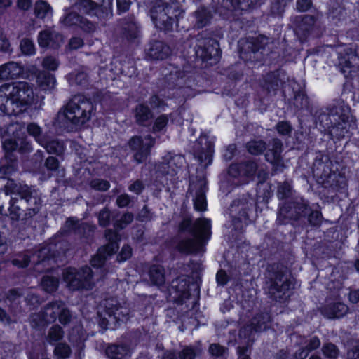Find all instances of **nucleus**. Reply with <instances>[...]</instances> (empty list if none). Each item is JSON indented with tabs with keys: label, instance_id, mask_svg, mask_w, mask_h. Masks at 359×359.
I'll list each match as a JSON object with an SVG mask.
<instances>
[{
	"label": "nucleus",
	"instance_id": "nucleus-8",
	"mask_svg": "<svg viewBox=\"0 0 359 359\" xmlns=\"http://www.w3.org/2000/svg\"><path fill=\"white\" fill-rule=\"evenodd\" d=\"M267 291L270 297L278 302H285L289 297L291 282L281 271H275L274 266L268 268Z\"/></svg>",
	"mask_w": 359,
	"mask_h": 359
},
{
	"label": "nucleus",
	"instance_id": "nucleus-32",
	"mask_svg": "<svg viewBox=\"0 0 359 359\" xmlns=\"http://www.w3.org/2000/svg\"><path fill=\"white\" fill-rule=\"evenodd\" d=\"M105 354L109 359H126L130 356V349L123 344H110L105 349Z\"/></svg>",
	"mask_w": 359,
	"mask_h": 359
},
{
	"label": "nucleus",
	"instance_id": "nucleus-28",
	"mask_svg": "<svg viewBox=\"0 0 359 359\" xmlns=\"http://www.w3.org/2000/svg\"><path fill=\"white\" fill-rule=\"evenodd\" d=\"M261 0H218V4L229 11H249L259 4Z\"/></svg>",
	"mask_w": 359,
	"mask_h": 359
},
{
	"label": "nucleus",
	"instance_id": "nucleus-43",
	"mask_svg": "<svg viewBox=\"0 0 359 359\" xmlns=\"http://www.w3.org/2000/svg\"><path fill=\"white\" fill-rule=\"evenodd\" d=\"M37 83L42 90H50L55 87V76L46 72H40L37 76Z\"/></svg>",
	"mask_w": 359,
	"mask_h": 359
},
{
	"label": "nucleus",
	"instance_id": "nucleus-19",
	"mask_svg": "<svg viewBox=\"0 0 359 359\" xmlns=\"http://www.w3.org/2000/svg\"><path fill=\"white\" fill-rule=\"evenodd\" d=\"M104 0H79L76 6L77 9L90 15H95L102 20H105L111 17L110 9L103 7Z\"/></svg>",
	"mask_w": 359,
	"mask_h": 359
},
{
	"label": "nucleus",
	"instance_id": "nucleus-2",
	"mask_svg": "<svg viewBox=\"0 0 359 359\" xmlns=\"http://www.w3.org/2000/svg\"><path fill=\"white\" fill-rule=\"evenodd\" d=\"M33 100V88L27 82L6 84L0 88V110L9 116L26 111Z\"/></svg>",
	"mask_w": 359,
	"mask_h": 359
},
{
	"label": "nucleus",
	"instance_id": "nucleus-45",
	"mask_svg": "<svg viewBox=\"0 0 359 359\" xmlns=\"http://www.w3.org/2000/svg\"><path fill=\"white\" fill-rule=\"evenodd\" d=\"M64 336V331L59 325H53L48 331V334L46 336V340L50 344H55L57 341H60Z\"/></svg>",
	"mask_w": 359,
	"mask_h": 359
},
{
	"label": "nucleus",
	"instance_id": "nucleus-1",
	"mask_svg": "<svg viewBox=\"0 0 359 359\" xmlns=\"http://www.w3.org/2000/svg\"><path fill=\"white\" fill-rule=\"evenodd\" d=\"M6 195H15L9 201V217L13 221L27 220L36 215L41 208V194L33 187L7 179L4 186Z\"/></svg>",
	"mask_w": 359,
	"mask_h": 359
},
{
	"label": "nucleus",
	"instance_id": "nucleus-27",
	"mask_svg": "<svg viewBox=\"0 0 359 359\" xmlns=\"http://www.w3.org/2000/svg\"><path fill=\"white\" fill-rule=\"evenodd\" d=\"M24 67L18 62L11 61L0 65V82L18 78Z\"/></svg>",
	"mask_w": 359,
	"mask_h": 359
},
{
	"label": "nucleus",
	"instance_id": "nucleus-37",
	"mask_svg": "<svg viewBox=\"0 0 359 359\" xmlns=\"http://www.w3.org/2000/svg\"><path fill=\"white\" fill-rule=\"evenodd\" d=\"M136 122L140 125H145L146 122L152 118V113L148 106L139 104L134 110Z\"/></svg>",
	"mask_w": 359,
	"mask_h": 359
},
{
	"label": "nucleus",
	"instance_id": "nucleus-63",
	"mask_svg": "<svg viewBox=\"0 0 359 359\" xmlns=\"http://www.w3.org/2000/svg\"><path fill=\"white\" fill-rule=\"evenodd\" d=\"M228 348L219 344H211L208 348L209 353L212 356L222 357L226 354Z\"/></svg>",
	"mask_w": 359,
	"mask_h": 359
},
{
	"label": "nucleus",
	"instance_id": "nucleus-41",
	"mask_svg": "<svg viewBox=\"0 0 359 359\" xmlns=\"http://www.w3.org/2000/svg\"><path fill=\"white\" fill-rule=\"evenodd\" d=\"M41 145L46 149L48 153L57 156L62 155L65 150L63 142L58 140H48L46 137L43 142L41 143Z\"/></svg>",
	"mask_w": 359,
	"mask_h": 359
},
{
	"label": "nucleus",
	"instance_id": "nucleus-30",
	"mask_svg": "<svg viewBox=\"0 0 359 359\" xmlns=\"http://www.w3.org/2000/svg\"><path fill=\"white\" fill-rule=\"evenodd\" d=\"M271 317L267 312L257 313L251 320L250 325L244 328L246 331L262 332L269 327Z\"/></svg>",
	"mask_w": 359,
	"mask_h": 359
},
{
	"label": "nucleus",
	"instance_id": "nucleus-34",
	"mask_svg": "<svg viewBox=\"0 0 359 359\" xmlns=\"http://www.w3.org/2000/svg\"><path fill=\"white\" fill-rule=\"evenodd\" d=\"M65 303L62 301H53L43 309V317L46 322H54L57 318Z\"/></svg>",
	"mask_w": 359,
	"mask_h": 359
},
{
	"label": "nucleus",
	"instance_id": "nucleus-9",
	"mask_svg": "<svg viewBox=\"0 0 359 359\" xmlns=\"http://www.w3.org/2000/svg\"><path fill=\"white\" fill-rule=\"evenodd\" d=\"M101 307L103 311L98 313L103 315L102 323L106 326L115 325L119 321L126 322L129 319L130 311L126 302L121 303L115 298H109L102 302Z\"/></svg>",
	"mask_w": 359,
	"mask_h": 359
},
{
	"label": "nucleus",
	"instance_id": "nucleus-53",
	"mask_svg": "<svg viewBox=\"0 0 359 359\" xmlns=\"http://www.w3.org/2000/svg\"><path fill=\"white\" fill-rule=\"evenodd\" d=\"M109 255L106 250H104L102 248H100L97 254L91 259V265L95 268L102 266L104 264L107 256Z\"/></svg>",
	"mask_w": 359,
	"mask_h": 359
},
{
	"label": "nucleus",
	"instance_id": "nucleus-36",
	"mask_svg": "<svg viewBox=\"0 0 359 359\" xmlns=\"http://www.w3.org/2000/svg\"><path fill=\"white\" fill-rule=\"evenodd\" d=\"M105 238L108 243L102 248L107 251L108 255H112L116 252L118 249V242L120 240V236L116 230L107 229L104 233Z\"/></svg>",
	"mask_w": 359,
	"mask_h": 359
},
{
	"label": "nucleus",
	"instance_id": "nucleus-4",
	"mask_svg": "<svg viewBox=\"0 0 359 359\" xmlns=\"http://www.w3.org/2000/svg\"><path fill=\"white\" fill-rule=\"evenodd\" d=\"M316 116L317 123L333 137L343 138L349 131L350 109L342 102L318 111Z\"/></svg>",
	"mask_w": 359,
	"mask_h": 359
},
{
	"label": "nucleus",
	"instance_id": "nucleus-46",
	"mask_svg": "<svg viewBox=\"0 0 359 359\" xmlns=\"http://www.w3.org/2000/svg\"><path fill=\"white\" fill-rule=\"evenodd\" d=\"M248 151L252 155H259L266 149V144L263 140H252L246 144Z\"/></svg>",
	"mask_w": 359,
	"mask_h": 359
},
{
	"label": "nucleus",
	"instance_id": "nucleus-55",
	"mask_svg": "<svg viewBox=\"0 0 359 359\" xmlns=\"http://www.w3.org/2000/svg\"><path fill=\"white\" fill-rule=\"evenodd\" d=\"M99 225L106 227L110 224L111 211L108 207L102 208L97 214Z\"/></svg>",
	"mask_w": 359,
	"mask_h": 359
},
{
	"label": "nucleus",
	"instance_id": "nucleus-10",
	"mask_svg": "<svg viewBox=\"0 0 359 359\" xmlns=\"http://www.w3.org/2000/svg\"><path fill=\"white\" fill-rule=\"evenodd\" d=\"M63 279L68 287L72 290H89L94 285V273L89 266L80 269L67 268L62 273Z\"/></svg>",
	"mask_w": 359,
	"mask_h": 359
},
{
	"label": "nucleus",
	"instance_id": "nucleus-6",
	"mask_svg": "<svg viewBox=\"0 0 359 359\" xmlns=\"http://www.w3.org/2000/svg\"><path fill=\"white\" fill-rule=\"evenodd\" d=\"M51 246H45L34 252L27 251L12 260L13 265L18 267H27L29 263L34 264V269L37 272L47 271L55 262L54 255L51 252Z\"/></svg>",
	"mask_w": 359,
	"mask_h": 359
},
{
	"label": "nucleus",
	"instance_id": "nucleus-54",
	"mask_svg": "<svg viewBox=\"0 0 359 359\" xmlns=\"http://www.w3.org/2000/svg\"><path fill=\"white\" fill-rule=\"evenodd\" d=\"M134 215L133 213L127 212L124 213L121 217L115 222L114 224L116 230H121L125 229L128 224H131L133 221Z\"/></svg>",
	"mask_w": 359,
	"mask_h": 359
},
{
	"label": "nucleus",
	"instance_id": "nucleus-49",
	"mask_svg": "<svg viewBox=\"0 0 359 359\" xmlns=\"http://www.w3.org/2000/svg\"><path fill=\"white\" fill-rule=\"evenodd\" d=\"M292 194V188L291 184L285 181L283 182H280L278 184L277 187V196L279 199H284L286 198H289Z\"/></svg>",
	"mask_w": 359,
	"mask_h": 359
},
{
	"label": "nucleus",
	"instance_id": "nucleus-5",
	"mask_svg": "<svg viewBox=\"0 0 359 359\" xmlns=\"http://www.w3.org/2000/svg\"><path fill=\"white\" fill-rule=\"evenodd\" d=\"M95 113L90 100L81 95H74L57 113L54 124L65 126L71 123L81 126L87 123Z\"/></svg>",
	"mask_w": 359,
	"mask_h": 359
},
{
	"label": "nucleus",
	"instance_id": "nucleus-16",
	"mask_svg": "<svg viewBox=\"0 0 359 359\" xmlns=\"http://www.w3.org/2000/svg\"><path fill=\"white\" fill-rule=\"evenodd\" d=\"M184 163L185 159L182 156L168 154L156 165V172L158 176L174 177L181 170Z\"/></svg>",
	"mask_w": 359,
	"mask_h": 359
},
{
	"label": "nucleus",
	"instance_id": "nucleus-31",
	"mask_svg": "<svg viewBox=\"0 0 359 359\" xmlns=\"http://www.w3.org/2000/svg\"><path fill=\"white\" fill-rule=\"evenodd\" d=\"M348 307L341 302L328 304L320 309L321 313L327 318H339L344 316Z\"/></svg>",
	"mask_w": 359,
	"mask_h": 359
},
{
	"label": "nucleus",
	"instance_id": "nucleus-59",
	"mask_svg": "<svg viewBox=\"0 0 359 359\" xmlns=\"http://www.w3.org/2000/svg\"><path fill=\"white\" fill-rule=\"evenodd\" d=\"M292 0H274L271 7V11L274 15L282 14L287 4Z\"/></svg>",
	"mask_w": 359,
	"mask_h": 359
},
{
	"label": "nucleus",
	"instance_id": "nucleus-14",
	"mask_svg": "<svg viewBox=\"0 0 359 359\" xmlns=\"http://www.w3.org/2000/svg\"><path fill=\"white\" fill-rule=\"evenodd\" d=\"M252 198L250 196H243L234 200L229 207V215L236 229H243V221L248 219V212L252 208Z\"/></svg>",
	"mask_w": 359,
	"mask_h": 359
},
{
	"label": "nucleus",
	"instance_id": "nucleus-56",
	"mask_svg": "<svg viewBox=\"0 0 359 359\" xmlns=\"http://www.w3.org/2000/svg\"><path fill=\"white\" fill-rule=\"evenodd\" d=\"M4 140L2 142L3 148L5 151V154H13V151L18 150L19 143L18 139L3 137Z\"/></svg>",
	"mask_w": 359,
	"mask_h": 359
},
{
	"label": "nucleus",
	"instance_id": "nucleus-40",
	"mask_svg": "<svg viewBox=\"0 0 359 359\" xmlns=\"http://www.w3.org/2000/svg\"><path fill=\"white\" fill-rule=\"evenodd\" d=\"M196 18L195 27L198 29H201L209 24L212 14L210 11H208L205 7H200L194 12Z\"/></svg>",
	"mask_w": 359,
	"mask_h": 359
},
{
	"label": "nucleus",
	"instance_id": "nucleus-60",
	"mask_svg": "<svg viewBox=\"0 0 359 359\" xmlns=\"http://www.w3.org/2000/svg\"><path fill=\"white\" fill-rule=\"evenodd\" d=\"M308 214V222L311 226H318L322 223V214L318 210H310L307 212Z\"/></svg>",
	"mask_w": 359,
	"mask_h": 359
},
{
	"label": "nucleus",
	"instance_id": "nucleus-52",
	"mask_svg": "<svg viewBox=\"0 0 359 359\" xmlns=\"http://www.w3.org/2000/svg\"><path fill=\"white\" fill-rule=\"evenodd\" d=\"M322 353L326 357L331 359H335L339 354V350L337 346L331 343L326 342L322 346Z\"/></svg>",
	"mask_w": 359,
	"mask_h": 359
},
{
	"label": "nucleus",
	"instance_id": "nucleus-39",
	"mask_svg": "<svg viewBox=\"0 0 359 359\" xmlns=\"http://www.w3.org/2000/svg\"><path fill=\"white\" fill-rule=\"evenodd\" d=\"M18 170V159L13 154H5L4 161L0 165V172L5 175L11 174Z\"/></svg>",
	"mask_w": 359,
	"mask_h": 359
},
{
	"label": "nucleus",
	"instance_id": "nucleus-47",
	"mask_svg": "<svg viewBox=\"0 0 359 359\" xmlns=\"http://www.w3.org/2000/svg\"><path fill=\"white\" fill-rule=\"evenodd\" d=\"M83 17L74 11H67L64 18L60 20L61 23L67 27L79 25Z\"/></svg>",
	"mask_w": 359,
	"mask_h": 359
},
{
	"label": "nucleus",
	"instance_id": "nucleus-62",
	"mask_svg": "<svg viewBox=\"0 0 359 359\" xmlns=\"http://www.w3.org/2000/svg\"><path fill=\"white\" fill-rule=\"evenodd\" d=\"M90 187L100 191H106L110 188L109 181L102 179H94L90 182Z\"/></svg>",
	"mask_w": 359,
	"mask_h": 359
},
{
	"label": "nucleus",
	"instance_id": "nucleus-18",
	"mask_svg": "<svg viewBox=\"0 0 359 359\" xmlns=\"http://www.w3.org/2000/svg\"><path fill=\"white\" fill-rule=\"evenodd\" d=\"M214 144L206 134H201L194 147V157L206 168L212 163Z\"/></svg>",
	"mask_w": 359,
	"mask_h": 359
},
{
	"label": "nucleus",
	"instance_id": "nucleus-29",
	"mask_svg": "<svg viewBox=\"0 0 359 359\" xmlns=\"http://www.w3.org/2000/svg\"><path fill=\"white\" fill-rule=\"evenodd\" d=\"M332 162L326 157L325 161L323 158H316L313 165V172L314 175L320 177L323 183L330 179V175L334 173L331 172L330 165Z\"/></svg>",
	"mask_w": 359,
	"mask_h": 359
},
{
	"label": "nucleus",
	"instance_id": "nucleus-44",
	"mask_svg": "<svg viewBox=\"0 0 359 359\" xmlns=\"http://www.w3.org/2000/svg\"><path fill=\"white\" fill-rule=\"evenodd\" d=\"M330 177V180L323 182L325 187H331L336 189H341L346 187V180L344 176L334 172Z\"/></svg>",
	"mask_w": 359,
	"mask_h": 359
},
{
	"label": "nucleus",
	"instance_id": "nucleus-12",
	"mask_svg": "<svg viewBox=\"0 0 359 359\" xmlns=\"http://www.w3.org/2000/svg\"><path fill=\"white\" fill-rule=\"evenodd\" d=\"M195 53L197 57L210 64L217 62L220 57V49L217 40L207 36L204 32L198 34L196 37Z\"/></svg>",
	"mask_w": 359,
	"mask_h": 359
},
{
	"label": "nucleus",
	"instance_id": "nucleus-11",
	"mask_svg": "<svg viewBox=\"0 0 359 359\" xmlns=\"http://www.w3.org/2000/svg\"><path fill=\"white\" fill-rule=\"evenodd\" d=\"M309 210V203L302 198L285 202L279 206L277 222L285 224L291 221H298L304 217Z\"/></svg>",
	"mask_w": 359,
	"mask_h": 359
},
{
	"label": "nucleus",
	"instance_id": "nucleus-23",
	"mask_svg": "<svg viewBox=\"0 0 359 359\" xmlns=\"http://www.w3.org/2000/svg\"><path fill=\"white\" fill-rule=\"evenodd\" d=\"M63 41L62 35L51 28L40 32L38 35V43L42 48H57Z\"/></svg>",
	"mask_w": 359,
	"mask_h": 359
},
{
	"label": "nucleus",
	"instance_id": "nucleus-7",
	"mask_svg": "<svg viewBox=\"0 0 359 359\" xmlns=\"http://www.w3.org/2000/svg\"><path fill=\"white\" fill-rule=\"evenodd\" d=\"M178 12L177 4L172 0H156L150 9L155 26L163 31L172 30Z\"/></svg>",
	"mask_w": 359,
	"mask_h": 359
},
{
	"label": "nucleus",
	"instance_id": "nucleus-26",
	"mask_svg": "<svg viewBox=\"0 0 359 359\" xmlns=\"http://www.w3.org/2000/svg\"><path fill=\"white\" fill-rule=\"evenodd\" d=\"M170 290L176 294V300L179 303L183 304L184 300L189 299L190 296L188 278L185 276H182L173 280Z\"/></svg>",
	"mask_w": 359,
	"mask_h": 359
},
{
	"label": "nucleus",
	"instance_id": "nucleus-24",
	"mask_svg": "<svg viewBox=\"0 0 359 359\" xmlns=\"http://www.w3.org/2000/svg\"><path fill=\"white\" fill-rule=\"evenodd\" d=\"M121 34L127 41H132L140 36V27L133 16H128L120 20Z\"/></svg>",
	"mask_w": 359,
	"mask_h": 359
},
{
	"label": "nucleus",
	"instance_id": "nucleus-25",
	"mask_svg": "<svg viewBox=\"0 0 359 359\" xmlns=\"http://www.w3.org/2000/svg\"><path fill=\"white\" fill-rule=\"evenodd\" d=\"M146 57L150 60H158L168 58L171 54L170 48L161 41H153L145 50Z\"/></svg>",
	"mask_w": 359,
	"mask_h": 359
},
{
	"label": "nucleus",
	"instance_id": "nucleus-64",
	"mask_svg": "<svg viewBox=\"0 0 359 359\" xmlns=\"http://www.w3.org/2000/svg\"><path fill=\"white\" fill-rule=\"evenodd\" d=\"M344 67L351 69V71H356L359 69V57L355 54L348 55V59L345 61Z\"/></svg>",
	"mask_w": 359,
	"mask_h": 359
},
{
	"label": "nucleus",
	"instance_id": "nucleus-33",
	"mask_svg": "<svg viewBox=\"0 0 359 359\" xmlns=\"http://www.w3.org/2000/svg\"><path fill=\"white\" fill-rule=\"evenodd\" d=\"M25 125L20 122H11L0 128L1 137L19 139L24 135Z\"/></svg>",
	"mask_w": 359,
	"mask_h": 359
},
{
	"label": "nucleus",
	"instance_id": "nucleus-17",
	"mask_svg": "<svg viewBox=\"0 0 359 359\" xmlns=\"http://www.w3.org/2000/svg\"><path fill=\"white\" fill-rule=\"evenodd\" d=\"M267 38L263 36L241 39L238 41L241 57L244 60L254 59L255 57L253 55L264 48L267 43Z\"/></svg>",
	"mask_w": 359,
	"mask_h": 359
},
{
	"label": "nucleus",
	"instance_id": "nucleus-42",
	"mask_svg": "<svg viewBox=\"0 0 359 359\" xmlns=\"http://www.w3.org/2000/svg\"><path fill=\"white\" fill-rule=\"evenodd\" d=\"M53 12L50 5L44 0H38L34 6V13L36 18L44 19L48 15H51Z\"/></svg>",
	"mask_w": 359,
	"mask_h": 359
},
{
	"label": "nucleus",
	"instance_id": "nucleus-61",
	"mask_svg": "<svg viewBox=\"0 0 359 359\" xmlns=\"http://www.w3.org/2000/svg\"><path fill=\"white\" fill-rule=\"evenodd\" d=\"M20 48L24 55H30L35 53L34 44L29 39H23L20 41Z\"/></svg>",
	"mask_w": 359,
	"mask_h": 359
},
{
	"label": "nucleus",
	"instance_id": "nucleus-15",
	"mask_svg": "<svg viewBox=\"0 0 359 359\" xmlns=\"http://www.w3.org/2000/svg\"><path fill=\"white\" fill-rule=\"evenodd\" d=\"M129 148L134 152L133 158L137 163L144 162L155 144V139L150 135L144 137L133 136L128 141Z\"/></svg>",
	"mask_w": 359,
	"mask_h": 359
},
{
	"label": "nucleus",
	"instance_id": "nucleus-38",
	"mask_svg": "<svg viewBox=\"0 0 359 359\" xmlns=\"http://www.w3.org/2000/svg\"><path fill=\"white\" fill-rule=\"evenodd\" d=\"M151 282L155 285H162L165 281V270L161 265H152L149 271Z\"/></svg>",
	"mask_w": 359,
	"mask_h": 359
},
{
	"label": "nucleus",
	"instance_id": "nucleus-58",
	"mask_svg": "<svg viewBox=\"0 0 359 359\" xmlns=\"http://www.w3.org/2000/svg\"><path fill=\"white\" fill-rule=\"evenodd\" d=\"M293 104L298 109H303L307 107L308 99L304 92L299 91L295 93L293 99Z\"/></svg>",
	"mask_w": 359,
	"mask_h": 359
},
{
	"label": "nucleus",
	"instance_id": "nucleus-21",
	"mask_svg": "<svg viewBox=\"0 0 359 359\" xmlns=\"http://www.w3.org/2000/svg\"><path fill=\"white\" fill-rule=\"evenodd\" d=\"M271 148H269L265 154L266 160L271 163L275 170L283 171L285 165L281 156L283 151V143L280 140L274 138L271 143Z\"/></svg>",
	"mask_w": 359,
	"mask_h": 359
},
{
	"label": "nucleus",
	"instance_id": "nucleus-20",
	"mask_svg": "<svg viewBox=\"0 0 359 359\" xmlns=\"http://www.w3.org/2000/svg\"><path fill=\"white\" fill-rule=\"evenodd\" d=\"M316 21V17L311 15H304L294 18V32L300 41H304L311 34Z\"/></svg>",
	"mask_w": 359,
	"mask_h": 359
},
{
	"label": "nucleus",
	"instance_id": "nucleus-50",
	"mask_svg": "<svg viewBox=\"0 0 359 359\" xmlns=\"http://www.w3.org/2000/svg\"><path fill=\"white\" fill-rule=\"evenodd\" d=\"M59 280L53 276H45L41 280V286L48 292H53L58 287Z\"/></svg>",
	"mask_w": 359,
	"mask_h": 359
},
{
	"label": "nucleus",
	"instance_id": "nucleus-13",
	"mask_svg": "<svg viewBox=\"0 0 359 359\" xmlns=\"http://www.w3.org/2000/svg\"><path fill=\"white\" fill-rule=\"evenodd\" d=\"M206 185L205 175L203 171L198 173L196 177H191L188 194L193 196L194 208L198 211H204L206 210Z\"/></svg>",
	"mask_w": 359,
	"mask_h": 359
},
{
	"label": "nucleus",
	"instance_id": "nucleus-51",
	"mask_svg": "<svg viewBox=\"0 0 359 359\" xmlns=\"http://www.w3.org/2000/svg\"><path fill=\"white\" fill-rule=\"evenodd\" d=\"M69 82L72 84L86 86L88 81V73L85 71H79L69 76Z\"/></svg>",
	"mask_w": 359,
	"mask_h": 359
},
{
	"label": "nucleus",
	"instance_id": "nucleus-35",
	"mask_svg": "<svg viewBox=\"0 0 359 359\" xmlns=\"http://www.w3.org/2000/svg\"><path fill=\"white\" fill-rule=\"evenodd\" d=\"M260 85L266 94H276L279 87V81L276 74L274 72L268 73L263 77Z\"/></svg>",
	"mask_w": 359,
	"mask_h": 359
},
{
	"label": "nucleus",
	"instance_id": "nucleus-48",
	"mask_svg": "<svg viewBox=\"0 0 359 359\" xmlns=\"http://www.w3.org/2000/svg\"><path fill=\"white\" fill-rule=\"evenodd\" d=\"M27 133L33 136L35 140L41 144L43 142L44 139L46 137L42 133L41 128L35 123H29L27 126Z\"/></svg>",
	"mask_w": 359,
	"mask_h": 359
},
{
	"label": "nucleus",
	"instance_id": "nucleus-3",
	"mask_svg": "<svg viewBox=\"0 0 359 359\" xmlns=\"http://www.w3.org/2000/svg\"><path fill=\"white\" fill-rule=\"evenodd\" d=\"M180 233H187L190 237L181 239L177 249L184 254H196L203 251L204 245L211 235L210 220L197 219L194 223L189 218H184L179 225Z\"/></svg>",
	"mask_w": 359,
	"mask_h": 359
},
{
	"label": "nucleus",
	"instance_id": "nucleus-57",
	"mask_svg": "<svg viewBox=\"0 0 359 359\" xmlns=\"http://www.w3.org/2000/svg\"><path fill=\"white\" fill-rule=\"evenodd\" d=\"M72 353L71 348L66 344L59 343L54 349V354L59 358H67Z\"/></svg>",
	"mask_w": 359,
	"mask_h": 359
},
{
	"label": "nucleus",
	"instance_id": "nucleus-22",
	"mask_svg": "<svg viewBox=\"0 0 359 359\" xmlns=\"http://www.w3.org/2000/svg\"><path fill=\"white\" fill-rule=\"evenodd\" d=\"M258 168L254 161H246L241 163L231 164L229 168V175L233 177H252Z\"/></svg>",
	"mask_w": 359,
	"mask_h": 359
}]
</instances>
